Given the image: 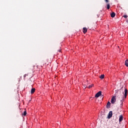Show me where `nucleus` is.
<instances>
[{
	"instance_id": "2eb2a0df",
	"label": "nucleus",
	"mask_w": 128,
	"mask_h": 128,
	"mask_svg": "<svg viewBox=\"0 0 128 128\" xmlns=\"http://www.w3.org/2000/svg\"><path fill=\"white\" fill-rule=\"evenodd\" d=\"M123 18H128V16L127 15H124L123 16Z\"/></svg>"
},
{
	"instance_id": "f257e3e1",
	"label": "nucleus",
	"mask_w": 128,
	"mask_h": 128,
	"mask_svg": "<svg viewBox=\"0 0 128 128\" xmlns=\"http://www.w3.org/2000/svg\"><path fill=\"white\" fill-rule=\"evenodd\" d=\"M102 96V91H100L97 92L95 95V98H100Z\"/></svg>"
},
{
	"instance_id": "6ab92c4d",
	"label": "nucleus",
	"mask_w": 128,
	"mask_h": 128,
	"mask_svg": "<svg viewBox=\"0 0 128 128\" xmlns=\"http://www.w3.org/2000/svg\"><path fill=\"white\" fill-rule=\"evenodd\" d=\"M122 94H124V92H122Z\"/></svg>"
},
{
	"instance_id": "a211bd4d",
	"label": "nucleus",
	"mask_w": 128,
	"mask_h": 128,
	"mask_svg": "<svg viewBox=\"0 0 128 128\" xmlns=\"http://www.w3.org/2000/svg\"><path fill=\"white\" fill-rule=\"evenodd\" d=\"M126 22H128V20H127Z\"/></svg>"
},
{
	"instance_id": "dca6fc26",
	"label": "nucleus",
	"mask_w": 128,
	"mask_h": 128,
	"mask_svg": "<svg viewBox=\"0 0 128 128\" xmlns=\"http://www.w3.org/2000/svg\"><path fill=\"white\" fill-rule=\"evenodd\" d=\"M104 1H105L106 2V3L108 2H110V0H104Z\"/></svg>"
},
{
	"instance_id": "9b49d317",
	"label": "nucleus",
	"mask_w": 128,
	"mask_h": 128,
	"mask_svg": "<svg viewBox=\"0 0 128 128\" xmlns=\"http://www.w3.org/2000/svg\"><path fill=\"white\" fill-rule=\"evenodd\" d=\"M106 106L108 108H110V102H108V104H107Z\"/></svg>"
},
{
	"instance_id": "7ed1b4c3",
	"label": "nucleus",
	"mask_w": 128,
	"mask_h": 128,
	"mask_svg": "<svg viewBox=\"0 0 128 128\" xmlns=\"http://www.w3.org/2000/svg\"><path fill=\"white\" fill-rule=\"evenodd\" d=\"M112 112L110 111L108 114V118H112Z\"/></svg>"
},
{
	"instance_id": "ddd939ff",
	"label": "nucleus",
	"mask_w": 128,
	"mask_h": 128,
	"mask_svg": "<svg viewBox=\"0 0 128 128\" xmlns=\"http://www.w3.org/2000/svg\"><path fill=\"white\" fill-rule=\"evenodd\" d=\"M22 115L26 116V111H24Z\"/></svg>"
},
{
	"instance_id": "6e6552de",
	"label": "nucleus",
	"mask_w": 128,
	"mask_h": 128,
	"mask_svg": "<svg viewBox=\"0 0 128 128\" xmlns=\"http://www.w3.org/2000/svg\"><path fill=\"white\" fill-rule=\"evenodd\" d=\"M83 32H88V28H83Z\"/></svg>"
},
{
	"instance_id": "1a4fd4ad",
	"label": "nucleus",
	"mask_w": 128,
	"mask_h": 128,
	"mask_svg": "<svg viewBox=\"0 0 128 128\" xmlns=\"http://www.w3.org/2000/svg\"><path fill=\"white\" fill-rule=\"evenodd\" d=\"M125 66H128V60H126L125 61Z\"/></svg>"
},
{
	"instance_id": "4468645a",
	"label": "nucleus",
	"mask_w": 128,
	"mask_h": 128,
	"mask_svg": "<svg viewBox=\"0 0 128 128\" xmlns=\"http://www.w3.org/2000/svg\"><path fill=\"white\" fill-rule=\"evenodd\" d=\"M94 86V84H91L88 86V88H92Z\"/></svg>"
},
{
	"instance_id": "39448f33",
	"label": "nucleus",
	"mask_w": 128,
	"mask_h": 128,
	"mask_svg": "<svg viewBox=\"0 0 128 128\" xmlns=\"http://www.w3.org/2000/svg\"><path fill=\"white\" fill-rule=\"evenodd\" d=\"M126 96H128V89H125L124 90V96L126 98Z\"/></svg>"
},
{
	"instance_id": "f3484780",
	"label": "nucleus",
	"mask_w": 128,
	"mask_h": 128,
	"mask_svg": "<svg viewBox=\"0 0 128 128\" xmlns=\"http://www.w3.org/2000/svg\"><path fill=\"white\" fill-rule=\"evenodd\" d=\"M26 74L24 76V78H26Z\"/></svg>"
},
{
	"instance_id": "0eeeda50",
	"label": "nucleus",
	"mask_w": 128,
	"mask_h": 128,
	"mask_svg": "<svg viewBox=\"0 0 128 128\" xmlns=\"http://www.w3.org/2000/svg\"><path fill=\"white\" fill-rule=\"evenodd\" d=\"M34 92H36V88H33L31 90V94H32L34 93Z\"/></svg>"
},
{
	"instance_id": "9d476101",
	"label": "nucleus",
	"mask_w": 128,
	"mask_h": 128,
	"mask_svg": "<svg viewBox=\"0 0 128 128\" xmlns=\"http://www.w3.org/2000/svg\"><path fill=\"white\" fill-rule=\"evenodd\" d=\"M104 78V74H102L100 76V78H101L102 80V78Z\"/></svg>"
},
{
	"instance_id": "20e7f679",
	"label": "nucleus",
	"mask_w": 128,
	"mask_h": 128,
	"mask_svg": "<svg viewBox=\"0 0 128 128\" xmlns=\"http://www.w3.org/2000/svg\"><path fill=\"white\" fill-rule=\"evenodd\" d=\"M122 120H124V117L122 116V115H120L119 117V122H122Z\"/></svg>"
},
{
	"instance_id": "f03ea898",
	"label": "nucleus",
	"mask_w": 128,
	"mask_h": 128,
	"mask_svg": "<svg viewBox=\"0 0 128 128\" xmlns=\"http://www.w3.org/2000/svg\"><path fill=\"white\" fill-rule=\"evenodd\" d=\"M116 101V97L115 96L112 97V100H111L112 104H114V102Z\"/></svg>"
},
{
	"instance_id": "f8f14e48",
	"label": "nucleus",
	"mask_w": 128,
	"mask_h": 128,
	"mask_svg": "<svg viewBox=\"0 0 128 128\" xmlns=\"http://www.w3.org/2000/svg\"><path fill=\"white\" fill-rule=\"evenodd\" d=\"M110 4H107V10H110Z\"/></svg>"
},
{
	"instance_id": "423d86ee",
	"label": "nucleus",
	"mask_w": 128,
	"mask_h": 128,
	"mask_svg": "<svg viewBox=\"0 0 128 128\" xmlns=\"http://www.w3.org/2000/svg\"><path fill=\"white\" fill-rule=\"evenodd\" d=\"M110 16H111V18H114V16H116V13H114V12H112L110 14Z\"/></svg>"
}]
</instances>
